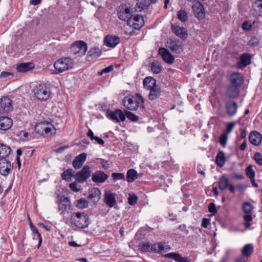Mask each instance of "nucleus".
<instances>
[{
    "label": "nucleus",
    "mask_w": 262,
    "mask_h": 262,
    "mask_svg": "<svg viewBox=\"0 0 262 262\" xmlns=\"http://www.w3.org/2000/svg\"><path fill=\"white\" fill-rule=\"evenodd\" d=\"M136 96V97L129 95L124 97L122 103L126 108L134 111L137 110L140 105V108L144 109V106L143 105L144 100L142 96L137 93Z\"/></svg>",
    "instance_id": "nucleus-1"
},
{
    "label": "nucleus",
    "mask_w": 262,
    "mask_h": 262,
    "mask_svg": "<svg viewBox=\"0 0 262 262\" xmlns=\"http://www.w3.org/2000/svg\"><path fill=\"white\" fill-rule=\"evenodd\" d=\"M72 223L76 227L84 228L90 224L89 216L84 212L74 213L71 216Z\"/></svg>",
    "instance_id": "nucleus-2"
},
{
    "label": "nucleus",
    "mask_w": 262,
    "mask_h": 262,
    "mask_svg": "<svg viewBox=\"0 0 262 262\" xmlns=\"http://www.w3.org/2000/svg\"><path fill=\"white\" fill-rule=\"evenodd\" d=\"M74 66V60L70 57H64L59 59L54 64V67L57 71V73H61Z\"/></svg>",
    "instance_id": "nucleus-3"
},
{
    "label": "nucleus",
    "mask_w": 262,
    "mask_h": 262,
    "mask_svg": "<svg viewBox=\"0 0 262 262\" xmlns=\"http://www.w3.org/2000/svg\"><path fill=\"white\" fill-rule=\"evenodd\" d=\"M53 125L49 122L45 121L38 123L35 126V132L44 137H49L52 135Z\"/></svg>",
    "instance_id": "nucleus-4"
},
{
    "label": "nucleus",
    "mask_w": 262,
    "mask_h": 262,
    "mask_svg": "<svg viewBox=\"0 0 262 262\" xmlns=\"http://www.w3.org/2000/svg\"><path fill=\"white\" fill-rule=\"evenodd\" d=\"M118 18L124 21H127L129 26H134L135 23H132V15L130 9L125 5L120 6L118 10Z\"/></svg>",
    "instance_id": "nucleus-5"
},
{
    "label": "nucleus",
    "mask_w": 262,
    "mask_h": 262,
    "mask_svg": "<svg viewBox=\"0 0 262 262\" xmlns=\"http://www.w3.org/2000/svg\"><path fill=\"white\" fill-rule=\"evenodd\" d=\"M35 96L40 100H47L50 95V91L44 84L36 85L33 90Z\"/></svg>",
    "instance_id": "nucleus-6"
},
{
    "label": "nucleus",
    "mask_w": 262,
    "mask_h": 262,
    "mask_svg": "<svg viewBox=\"0 0 262 262\" xmlns=\"http://www.w3.org/2000/svg\"><path fill=\"white\" fill-rule=\"evenodd\" d=\"M92 173L91 168L89 166L85 165L82 168L77 171L74 176V178L78 183H82L89 178Z\"/></svg>",
    "instance_id": "nucleus-7"
},
{
    "label": "nucleus",
    "mask_w": 262,
    "mask_h": 262,
    "mask_svg": "<svg viewBox=\"0 0 262 262\" xmlns=\"http://www.w3.org/2000/svg\"><path fill=\"white\" fill-rule=\"evenodd\" d=\"M71 50L74 54L83 56L87 51V44L83 41H77L72 45Z\"/></svg>",
    "instance_id": "nucleus-8"
},
{
    "label": "nucleus",
    "mask_w": 262,
    "mask_h": 262,
    "mask_svg": "<svg viewBox=\"0 0 262 262\" xmlns=\"http://www.w3.org/2000/svg\"><path fill=\"white\" fill-rule=\"evenodd\" d=\"M58 209L61 213L64 214L68 213L71 209V205L69 199L64 195H61L60 197L58 204Z\"/></svg>",
    "instance_id": "nucleus-9"
},
{
    "label": "nucleus",
    "mask_w": 262,
    "mask_h": 262,
    "mask_svg": "<svg viewBox=\"0 0 262 262\" xmlns=\"http://www.w3.org/2000/svg\"><path fill=\"white\" fill-rule=\"evenodd\" d=\"M106 116L117 122L124 121L125 119L124 113L120 109H116L114 111L108 110Z\"/></svg>",
    "instance_id": "nucleus-10"
},
{
    "label": "nucleus",
    "mask_w": 262,
    "mask_h": 262,
    "mask_svg": "<svg viewBox=\"0 0 262 262\" xmlns=\"http://www.w3.org/2000/svg\"><path fill=\"white\" fill-rule=\"evenodd\" d=\"M1 112L8 113L13 110L12 101L8 97H3L0 101Z\"/></svg>",
    "instance_id": "nucleus-11"
},
{
    "label": "nucleus",
    "mask_w": 262,
    "mask_h": 262,
    "mask_svg": "<svg viewBox=\"0 0 262 262\" xmlns=\"http://www.w3.org/2000/svg\"><path fill=\"white\" fill-rule=\"evenodd\" d=\"M192 8L196 17L199 20L204 18L205 16V10L203 5L200 2H195L192 6Z\"/></svg>",
    "instance_id": "nucleus-12"
},
{
    "label": "nucleus",
    "mask_w": 262,
    "mask_h": 262,
    "mask_svg": "<svg viewBox=\"0 0 262 262\" xmlns=\"http://www.w3.org/2000/svg\"><path fill=\"white\" fill-rule=\"evenodd\" d=\"M13 166L11 162L6 159L0 160V174L6 176H8L12 169Z\"/></svg>",
    "instance_id": "nucleus-13"
},
{
    "label": "nucleus",
    "mask_w": 262,
    "mask_h": 262,
    "mask_svg": "<svg viewBox=\"0 0 262 262\" xmlns=\"http://www.w3.org/2000/svg\"><path fill=\"white\" fill-rule=\"evenodd\" d=\"M166 47L174 53H180L182 51V43L175 39H168L166 42Z\"/></svg>",
    "instance_id": "nucleus-14"
},
{
    "label": "nucleus",
    "mask_w": 262,
    "mask_h": 262,
    "mask_svg": "<svg viewBox=\"0 0 262 262\" xmlns=\"http://www.w3.org/2000/svg\"><path fill=\"white\" fill-rule=\"evenodd\" d=\"M108 178V176L102 171L97 170L92 174V181L96 183H102Z\"/></svg>",
    "instance_id": "nucleus-15"
},
{
    "label": "nucleus",
    "mask_w": 262,
    "mask_h": 262,
    "mask_svg": "<svg viewBox=\"0 0 262 262\" xmlns=\"http://www.w3.org/2000/svg\"><path fill=\"white\" fill-rule=\"evenodd\" d=\"M103 202L108 207H114L116 204L115 194L110 191H106L104 194Z\"/></svg>",
    "instance_id": "nucleus-16"
},
{
    "label": "nucleus",
    "mask_w": 262,
    "mask_h": 262,
    "mask_svg": "<svg viewBox=\"0 0 262 262\" xmlns=\"http://www.w3.org/2000/svg\"><path fill=\"white\" fill-rule=\"evenodd\" d=\"M159 54L161 56L163 60L167 63L172 64L174 61V57L165 48H160Z\"/></svg>",
    "instance_id": "nucleus-17"
},
{
    "label": "nucleus",
    "mask_w": 262,
    "mask_h": 262,
    "mask_svg": "<svg viewBox=\"0 0 262 262\" xmlns=\"http://www.w3.org/2000/svg\"><path fill=\"white\" fill-rule=\"evenodd\" d=\"M86 157L87 154L84 152L81 153L76 156L72 163L73 167L76 169L80 168L86 160Z\"/></svg>",
    "instance_id": "nucleus-18"
},
{
    "label": "nucleus",
    "mask_w": 262,
    "mask_h": 262,
    "mask_svg": "<svg viewBox=\"0 0 262 262\" xmlns=\"http://www.w3.org/2000/svg\"><path fill=\"white\" fill-rule=\"evenodd\" d=\"M249 140L252 144L258 146L262 141V136L257 131H252L249 136Z\"/></svg>",
    "instance_id": "nucleus-19"
},
{
    "label": "nucleus",
    "mask_w": 262,
    "mask_h": 262,
    "mask_svg": "<svg viewBox=\"0 0 262 262\" xmlns=\"http://www.w3.org/2000/svg\"><path fill=\"white\" fill-rule=\"evenodd\" d=\"M101 194L100 190L98 188L94 187L89 191L88 199L96 204L100 200Z\"/></svg>",
    "instance_id": "nucleus-20"
},
{
    "label": "nucleus",
    "mask_w": 262,
    "mask_h": 262,
    "mask_svg": "<svg viewBox=\"0 0 262 262\" xmlns=\"http://www.w3.org/2000/svg\"><path fill=\"white\" fill-rule=\"evenodd\" d=\"M120 41V38L116 36L107 35L104 39V44L109 47L114 48Z\"/></svg>",
    "instance_id": "nucleus-21"
},
{
    "label": "nucleus",
    "mask_w": 262,
    "mask_h": 262,
    "mask_svg": "<svg viewBox=\"0 0 262 262\" xmlns=\"http://www.w3.org/2000/svg\"><path fill=\"white\" fill-rule=\"evenodd\" d=\"M13 125V120L8 117H0V129L7 130L9 129Z\"/></svg>",
    "instance_id": "nucleus-22"
},
{
    "label": "nucleus",
    "mask_w": 262,
    "mask_h": 262,
    "mask_svg": "<svg viewBox=\"0 0 262 262\" xmlns=\"http://www.w3.org/2000/svg\"><path fill=\"white\" fill-rule=\"evenodd\" d=\"M251 63V56L248 53L242 54L237 62V66L239 69H243Z\"/></svg>",
    "instance_id": "nucleus-23"
},
{
    "label": "nucleus",
    "mask_w": 262,
    "mask_h": 262,
    "mask_svg": "<svg viewBox=\"0 0 262 262\" xmlns=\"http://www.w3.org/2000/svg\"><path fill=\"white\" fill-rule=\"evenodd\" d=\"M171 249L170 247L166 245L164 242H159L156 244H155L151 247V251L156 252V253H160L163 251H169Z\"/></svg>",
    "instance_id": "nucleus-24"
},
{
    "label": "nucleus",
    "mask_w": 262,
    "mask_h": 262,
    "mask_svg": "<svg viewBox=\"0 0 262 262\" xmlns=\"http://www.w3.org/2000/svg\"><path fill=\"white\" fill-rule=\"evenodd\" d=\"M231 85L239 87L243 83V78L239 73H234L230 76Z\"/></svg>",
    "instance_id": "nucleus-25"
},
{
    "label": "nucleus",
    "mask_w": 262,
    "mask_h": 262,
    "mask_svg": "<svg viewBox=\"0 0 262 262\" xmlns=\"http://www.w3.org/2000/svg\"><path fill=\"white\" fill-rule=\"evenodd\" d=\"M172 30L175 34L181 39H185L187 37V30L183 27L177 26L173 27Z\"/></svg>",
    "instance_id": "nucleus-26"
},
{
    "label": "nucleus",
    "mask_w": 262,
    "mask_h": 262,
    "mask_svg": "<svg viewBox=\"0 0 262 262\" xmlns=\"http://www.w3.org/2000/svg\"><path fill=\"white\" fill-rule=\"evenodd\" d=\"M166 258H171L177 262H189L188 257H182L181 255L178 253L171 252L164 255Z\"/></svg>",
    "instance_id": "nucleus-27"
},
{
    "label": "nucleus",
    "mask_w": 262,
    "mask_h": 262,
    "mask_svg": "<svg viewBox=\"0 0 262 262\" xmlns=\"http://www.w3.org/2000/svg\"><path fill=\"white\" fill-rule=\"evenodd\" d=\"M237 107V104L235 102H228L226 105V111L228 115L230 116H234L236 113Z\"/></svg>",
    "instance_id": "nucleus-28"
},
{
    "label": "nucleus",
    "mask_w": 262,
    "mask_h": 262,
    "mask_svg": "<svg viewBox=\"0 0 262 262\" xmlns=\"http://www.w3.org/2000/svg\"><path fill=\"white\" fill-rule=\"evenodd\" d=\"M34 68V64L32 62L21 63L17 65L16 70L18 72H26Z\"/></svg>",
    "instance_id": "nucleus-29"
},
{
    "label": "nucleus",
    "mask_w": 262,
    "mask_h": 262,
    "mask_svg": "<svg viewBox=\"0 0 262 262\" xmlns=\"http://www.w3.org/2000/svg\"><path fill=\"white\" fill-rule=\"evenodd\" d=\"M252 9L255 15H262V1H255L252 3Z\"/></svg>",
    "instance_id": "nucleus-30"
},
{
    "label": "nucleus",
    "mask_w": 262,
    "mask_h": 262,
    "mask_svg": "<svg viewBox=\"0 0 262 262\" xmlns=\"http://www.w3.org/2000/svg\"><path fill=\"white\" fill-rule=\"evenodd\" d=\"M218 184L219 188L221 190L226 189L229 185V179L225 174L222 175L219 179Z\"/></svg>",
    "instance_id": "nucleus-31"
},
{
    "label": "nucleus",
    "mask_w": 262,
    "mask_h": 262,
    "mask_svg": "<svg viewBox=\"0 0 262 262\" xmlns=\"http://www.w3.org/2000/svg\"><path fill=\"white\" fill-rule=\"evenodd\" d=\"M143 85L144 88L147 90L154 89L157 87L156 80L151 77H147L144 79Z\"/></svg>",
    "instance_id": "nucleus-32"
},
{
    "label": "nucleus",
    "mask_w": 262,
    "mask_h": 262,
    "mask_svg": "<svg viewBox=\"0 0 262 262\" xmlns=\"http://www.w3.org/2000/svg\"><path fill=\"white\" fill-rule=\"evenodd\" d=\"M10 147L6 144L0 143V158L6 159L10 154Z\"/></svg>",
    "instance_id": "nucleus-33"
},
{
    "label": "nucleus",
    "mask_w": 262,
    "mask_h": 262,
    "mask_svg": "<svg viewBox=\"0 0 262 262\" xmlns=\"http://www.w3.org/2000/svg\"><path fill=\"white\" fill-rule=\"evenodd\" d=\"M139 174L134 169H130L127 171L126 180L128 183L133 182L138 178Z\"/></svg>",
    "instance_id": "nucleus-34"
},
{
    "label": "nucleus",
    "mask_w": 262,
    "mask_h": 262,
    "mask_svg": "<svg viewBox=\"0 0 262 262\" xmlns=\"http://www.w3.org/2000/svg\"><path fill=\"white\" fill-rule=\"evenodd\" d=\"M226 157L224 151L220 150L217 153L215 158V162L216 165L220 167H222L225 163Z\"/></svg>",
    "instance_id": "nucleus-35"
},
{
    "label": "nucleus",
    "mask_w": 262,
    "mask_h": 262,
    "mask_svg": "<svg viewBox=\"0 0 262 262\" xmlns=\"http://www.w3.org/2000/svg\"><path fill=\"white\" fill-rule=\"evenodd\" d=\"M150 5L149 0H138L136 6V10L141 12L147 9Z\"/></svg>",
    "instance_id": "nucleus-36"
},
{
    "label": "nucleus",
    "mask_w": 262,
    "mask_h": 262,
    "mask_svg": "<svg viewBox=\"0 0 262 262\" xmlns=\"http://www.w3.org/2000/svg\"><path fill=\"white\" fill-rule=\"evenodd\" d=\"M227 95L230 98H236L239 95L238 87L231 85L228 89Z\"/></svg>",
    "instance_id": "nucleus-37"
},
{
    "label": "nucleus",
    "mask_w": 262,
    "mask_h": 262,
    "mask_svg": "<svg viewBox=\"0 0 262 262\" xmlns=\"http://www.w3.org/2000/svg\"><path fill=\"white\" fill-rule=\"evenodd\" d=\"M253 251V246L251 244H248L244 246L242 250V254L246 257H249Z\"/></svg>",
    "instance_id": "nucleus-38"
},
{
    "label": "nucleus",
    "mask_w": 262,
    "mask_h": 262,
    "mask_svg": "<svg viewBox=\"0 0 262 262\" xmlns=\"http://www.w3.org/2000/svg\"><path fill=\"white\" fill-rule=\"evenodd\" d=\"M149 94L148 95V98L151 100H154L157 99L160 95V88L158 86L150 89Z\"/></svg>",
    "instance_id": "nucleus-39"
},
{
    "label": "nucleus",
    "mask_w": 262,
    "mask_h": 262,
    "mask_svg": "<svg viewBox=\"0 0 262 262\" xmlns=\"http://www.w3.org/2000/svg\"><path fill=\"white\" fill-rule=\"evenodd\" d=\"M149 67L150 68L151 71L156 74L160 73L162 69V66L158 61L151 62L149 65Z\"/></svg>",
    "instance_id": "nucleus-40"
},
{
    "label": "nucleus",
    "mask_w": 262,
    "mask_h": 262,
    "mask_svg": "<svg viewBox=\"0 0 262 262\" xmlns=\"http://www.w3.org/2000/svg\"><path fill=\"white\" fill-rule=\"evenodd\" d=\"M75 171L72 169H68L61 173V178L67 181H71V177H74Z\"/></svg>",
    "instance_id": "nucleus-41"
},
{
    "label": "nucleus",
    "mask_w": 262,
    "mask_h": 262,
    "mask_svg": "<svg viewBox=\"0 0 262 262\" xmlns=\"http://www.w3.org/2000/svg\"><path fill=\"white\" fill-rule=\"evenodd\" d=\"M143 20V17L139 15L135 16L134 17H132V23H135L134 26H132L134 28L137 29L141 27L142 22Z\"/></svg>",
    "instance_id": "nucleus-42"
},
{
    "label": "nucleus",
    "mask_w": 262,
    "mask_h": 262,
    "mask_svg": "<svg viewBox=\"0 0 262 262\" xmlns=\"http://www.w3.org/2000/svg\"><path fill=\"white\" fill-rule=\"evenodd\" d=\"M29 220L30 221V225L31 229L34 234H36L37 238L38 239V244L37 246V248H39V247L40 246L41 242H42V238H41V234L39 233L37 228L32 224L30 219H29Z\"/></svg>",
    "instance_id": "nucleus-43"
},
{
    "label": "nucleus",
    "mask_w": 262,
    "mask_h": 262,
    "mask_svg": "<svg viewBox=\"0 0 262 262\" xmlns=\"http://www.w3.org/2000/svg\"><path fill=\"white\" fill-rule=\"evenodd\" d=\"M254 207L249 202H244L242 205V210L245 214H250Z\"/></svg>",
    "instance_id": "nucleus-44"
},
{
    "label": "nucleus",
    "mask_w": 262,
    "mask_h": 262,
    "mask_svg": "<svg viewBox=\"0 0 262 262\" xmlns=\"http://www.w3.org/2000/svg\"><path fill=\"white\" fill-rule=\"evenodd\" d=\"M178 19L182 22H185L188 20L187 13L183 10L179 11L177 13Z\"/></svg>",
    "instance_id": "nucleus-45"
},
{
    "label": "nucleus",
    "mask_w": 262,
    "mask_h": 262,
    "mask_svg": "<svg viewBox=\"0 0 262 262\" xmlns=\"http://www.w3.org/2000/svg\"><path fill=\"white\" fill-rule=\"evenodd\" d=\"M151 245L148 243L142 242L139 244V249L142 252H146L151 250Z\"/></svg>",
    "instance_id": "nucleus-46"
},
{
    "label": "nucleus",
    "mask_w": 262,
    "mask_h": 262,
    "mask_svg": "<svg viewBox=\"0 0 262 262\" xmlns=\"http://www.w3.org/2000/svg\"><path fill=\"white\" fill-rule=\"evenodd\" d=\"M88 202L83 198L80 199L77 201L76 207L80 209L86 208L88 206Z\"/></svg>",
    "instance_id": "nucleus-47"
},
{
    "label": "nucleus",
    "mask_w": 262,
    "mask_h": 262,
    "mask_svg": "<svg viewBox=\"0 0 262 262\" xmlns=\"http://www.w3.org/2000/svg\"><path fill=\"white\" fill-rule=\"evenodd\" d=\"M124 114L125 115V117H126L129 120L132 121L136 122L138 120V116L133 114L130 112L125 111Z\"/></svg>",
    "instance_id": "nucleus-48"
},
{
    "label": "nucleus",
    "mask_w": 262,
    "mask_h": 262,
    "mask_svg": "<svg viewBox=\"0 0 262 262\" xmlns=\"http://www.w3.org/2000/svg\"><path fill=\"white\" fill-rule=\"evenodd\" d=\"M246 175L249 179L254 178L255 171L252 169L251 165H249L246 169Z\"/></svg>",
    "instance_id": "nucleus-49"
},
{
    "label": "nucleus",
    "mask_w": 262,
    "mask_h": 262,
    "mask_svg": "<svg viewBox=\"0 0 262 262\" xmlns=\"http://www.w3.org/2000/svg\"><path fill=\"white\" fill-rule=\"evenodd\" d=\"M245 223L244 226L246 228H248L250 227V222L252 220V216L250 214H246L243 217Z\"/></svg>",
    "instance_id": "nucleus-50"
},
{
    "label": "nucleus",
    "mask_w": 262,
    "mask_h": 262,
    "mask_svg": "<svg viewBox=\"0 0 262 262\" xmlns=\"http://www.w3.org/2000/svg\"><path fill=\"white\" fill-rule=\"evenodd\" d=\"M112 177L115 181L125 179V176L123 173L114 172L112 174Z\"/></svg>",
    "instance_id": "nucleus-51"
},
{
    "label": "nucleus",
    "mask_w": 262,
    "mask_h": 262,
    "mask_svg": "<svg viewBox=\"0 0 262 262\" xmlns=\"http://www.w3.org/2000/svg\"><path fill=\"white\" fill-rule=\"evenodd\" d=\"M100 53L101 52L98 48H92L89 52V54L90 56H94L95 57L99 56Z\"/></svg>",
    "instance_id": "nucleus-52"
},
{
    "label": "nucleus",
    "mask_w": 262,
    "mask_h": 262,
    "mask_svg": "<svg viewBox=\"0 0 262 262\" xmlns=\"http://www.w3.org/2000/svg\"><path fill=\"white\" fill-rule=\"evenodd\" d=\"M228 140L227 133H223L220 137V143L223 147H225Z\"/></svg>",
    "instance_id": "nucleus-53"
},
{
    "label": "nucleus",
    "mask_w": 262,
    "mask_h": 262,
    "mask_svg": "<svg viewBox=\"0 0 262 262\" xmlns=\"http://www.w3.org/2000/svg\"><path fill=\"white\" fill-rule=\"evenodd\" d=\"M255 162L259 165H262V155L260 152H256L254 155Z\"/></svg>",
    "instance_id": "nucleus-54"
},
{
    "label": "nucleus",
    "mask_w": 262,
    "mask_h": 262,
    "mask_svg": "<svg viewBox=\"0 0 262 262\" xmlns=\"http://www.w3.org/2000/svg\"><path fill=\"white\" fill-rule=\"evenodd\" d=\"M138 198L136 195H130L128 198V203L130 205H134L137 203Z\"/></svg>",
    "instance_id": "nucleus-55"
},
{
    "label": "nucleus",
    "mask_w": 262,
    "mask_h": 262,
    "mask_svg": "<svg viewBox=\"0 0 262 262\" xmlns=\"http://www.w3.org/2000/svg\"><path fill=\"white\" fill-rule=\"evenodd\" d=\"M114 69V66L112 65L109 66L108 67L104 68L101 71L98 72V75L101 76L103 74L109 73L112 71Z\"/></svg>",
    "instance_id": "nucleus-56"
},
{
    "label": "nucleus",
    "mask_w": 262,
    "mask_h": 262,
    "mask_svg": "<svg viewBox=\"0 0 262 262\" xmlns=\"http://www.w3.org/2000/svg\"><path fill=\"white\" fill-rule=\"evenodd\" d=\"M234 125L235 123L233 122L228 123L226 131L225 133H227V135L230 134L233 130Z\"/></svg>",
    "instance_id": "nucleus-57"
},
{
    "label": "nucleus",
    "mask_w": 262,
    "mask_h": 262,
    "mask_svg": "<svg viewBox=\"0 0 262 262\" xmlns=\"http://www.w3.org/2000/svg\"><path fill=\"white\" fill-rule=\"evenodd\" d=\"M69 187L70 189L74 192H78L80 190V188L78 187L77 183L76 182L70 184Z\"/></svg>",
    "instance_id": "nucleus-58"
},
{
    "label": "nucleus",
    "mask_w": 262,
    "mask_h": 262,
    "mask_svg": "<svg viewBox=\"0 0 262 262\" xmlns=\"http://www.w3.org/2000/svg\"><path fill=\"white\" fill-rule=\"evenodd\" d=\"M208 210L209 211L212 213L213 214H215L217 212V210L216 209L214 203H211L208 206Z\"/></svg>",
    "instance_id": "nucleus-59"
},
{
    "label": "nucleus",
    "mask_w": 262,
    "mask_h": 262,
    "mask_svg": "<svg viewBox=\"0 0 262 262\" xmlns=\"http://www.w3.org/2000/svg\"><path fill=\"white\" fill-rule=\"evenodd\" d=\"M100 163L103 169H107L110 168V164L107 161L103 159H100Z\"/></svg>",
    "instance_id": "nucleus-60"
},
{
    "label": "nucleus",
    "mask_w": 262,
    "mask_h": 262,
    "mask_svg": "<svg viewBox=\"0 0 262 262\" xmlns=\"http://www.w3.org/2000/svg\"><path fill=\"white\" fill-rule=\"evenodd\" d=\"M13 76V73L8 72H2L0 74V77L2 78H6L7 77H12Z\"/></svg>",
    "instance_id": "nucleus-61"
},
{
    "label": "nucleus",
    "mask_w": 262,
    "mask_h": 262,
    "mask_svg": "<svg viewBox=\"0 0 262 262\" xmlns=\"http://www.w3.org/2000/svg\"><path fill=\"white\" fill-rule=\"evenodd\" d=\"M231 178L237 180H242L244 179V176L241 174L235 173L232 175Z\"/></svg>",
    "instance_id": "nucleus-62"
},
{
    "label": "nucleus",
    "mask_w": 262,
    "mask_h": 262,
    "mask_svg": "<svg viewBox=\"0 0 262 262\" xmlns=\"http://www.w3.org/2000/svg\"><path fill=\"white\" fill-rule=\"evenodd\" d=\"M178 229L182 231L185 232L186 234L188 233V231L186 229V226L185 224H182L180 225Z\"/></svg>",
    "instance_id": "nucleus-63"
},
{
    "label": "nucleus",
    "mask_w": 262,
    "mask_h": 262,
    "mask_svg": "<svg viewBox=\"0 0 262 262\" xmlns=\"http://www.w3.org/2000/svg\"><path fill=\"white\" fill-rule=\"evenodd\" d=\"M209 224V220L204 218L202 220V225L204 228H207L208 224Z\"/></svg>",
    "instance_id": "nucleus-64"
}]
</instances>
